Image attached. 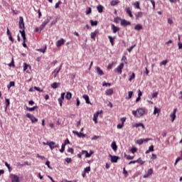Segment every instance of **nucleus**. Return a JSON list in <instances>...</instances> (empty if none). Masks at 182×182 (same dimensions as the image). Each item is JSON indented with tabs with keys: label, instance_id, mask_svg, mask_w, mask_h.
Segmentation results:
<instances>
[{
	"label": "nucleus",
	"instance_id": "a878e982",
	"mask_svg": "<svg viewBox=\"0 0 182 182\" xmlns=\"http://www.w3.org/2000/svg\"><path fill=\"white\" fill-rule=\"evenodd\" d=\"M111 147H112V150H114V151H117V145L116 144L115 141H113L112 143Z\"/></svg>",
	"mask_w": 182,
	"mask_h": 182
},
{
	"label": "nucleus",
	"instance_id": "2eb2a0df",
	"mask_svg": "<svg viewBox=\"0 0 182 182\" xmlns=\"http://www.w3.org/2000/svg\"><path fill=\"white\" fill-rule=\"evenodd\" d=\"M83 99H85L87 105H92V102H90V100H89V95H84L82 96Z\"/></svg>",
	"mask_w": 182,
	"mask_h": 182
},
{
	"label": "nucleus",
	"instance_id": "13d9d810",
	"mask_svg": "<svg viewBox=\"0 0 182 182\" xmlns=\"http://www.w3.org/2000/svg\"><path fill=\"white\" fill-rule=\"evenodd\" d=\"M113 65H114V63H109V64L107 65V69H108V70H110V69L113 67Z\"/></svg>",
	"mask_w": 182,
	"mask_h": 182
},
{
	"label": "nucleus",
	"instance_id": "aec40b11",
	"mask_svg": "<svg viewBox=\"0 0 182 182\" xmlns=\"http://www.w3.org/2000/svg\"><path fill=\"white\" fill-rule=\"evenodd\" d=\"M5 103H6V107H5L4 112H6V110H8V106L11 105V102L9 101V99L6 98Z\"/></svg>",
	"mask_w": 182,
	"mask_h": 182
},
{
	"label": "nucleus",
	"instance_id": "09e8293b",
	"mask_svg": "<svg viewBox=\"0 0 182 182\" xmlns=\"http://www.w3.org/2000/svg\"><path fill=\"white\" fill-rule=\"evenodd\" d=\"M46 166H47L48 167V168H50V170H52V167L50 166V161H47L46 162Z\"/></svg>",
	"mask_w": 182,
	"mask_h": 182
},
{
	"label": "nucleus",
	"instance_id": "5701e85b",
	"mask_svg": "<svg viewBox=\"0 0 182 182\" xmlns=\"http://www.w3.org/2000/svg\"><path fill=\"white\" fill-rule=\"evenodd\" d=\"M19 32L23 38V41H26V34H25V30H20Z\"/></svg>",
	"mask_w": 182,
	"mask_h": 182
},
{
	"label": "nucleus",
	"instance_id": "79ce46f5",
	"mask_svg": "<svg viewBox=\"0 0 182 182\" xmlns=\"http://www.w3.org/2000/svg\"><path fill=\"white\" fill-rule=\"evenodd\" d=\"M90 23H91L92 26H97V21H93V20H91Z\"/></svg>",
	"mask_w": 182,
	"mask_h": 182
},
{
	"label": "nucleus",
	"instance_id": "6e6552de",
	"mask_svg": "<svg viewBox=\"0 0 182 182\" xmlns=\"http://www.w3.org/2000/svg\"><path fill=\"white\" fill-rule=\"evenodd\" d=\"M73 134H75L76 136H77V137H81V138H84L86 137V134L82 133V132H78L77 131H73Z\"/></svg>",
	"mask_w": 182,
	"mask_h": 182
},
{
	"label": "nucleus",
	"instance_id": "b1692460",
	"mask_svg": "<svg viewBox=\"0 0 182 182\" xmlns=\"http://www.w3.org/2000/svg\"><path fill=\"white\" fill-rule=\"evenodd\" d=\"M136 19H140V18L143 17V12L139 11L135 14Z\"/></svg>",
	"mask_w": 182,
	"mask_h": 182
},
{
	"label": "nucleus",
	"instance_id": "6ab92c4d",
	"mask_svg": "<svg viewBox=\"0 0 182 182\" xmlns=\"http://www.w3.org/2000/svg\"><path fill=\"white\" fill-rule=\"evenodd\" d=\"M112 29L113 33H116V32H119V31H120L119 27L114 26V24H112Z\"/></svg>",
	"mask_w": 182,
	"mask_h": 182
},
{
	"label": "nucleus",
	"instance_id": "ea45409f",
	"mask_svg": "<svg viewBox=\"0 0 182 182\" xmlns=\"http://www.w3.org/2000/svg\"><path fill=\"white\" fill-rule=\"evenodd\" d=\"M134 77H136V74H134V73H132V74L131 75V76L129 78V82H132V80H133V79H134Z\"/></svg>",
	"mask_w": 182,
	"mask_h": 182
},
{
	"label": "nucleus",
	"instance_id": "9d476101",
	"mask_svg": "<svg viewBox=\"0 0 182 182\" xmlns=\"http://www.w3.org/2000/svg\"><path fill=\"white\" fill-rule=\"evenodd\" d=\"M149 140H150V139H148V138L138 139V140H136V144H139V146H141L142 143H144V141H149Z\"/></svg>",
	"mask_w": 182,
	"mask_h": 182
},
{
	"label": "nucleus",
	"instance_id": "412c9836",
	"mask_svg": "<svg viewBox=\"0 0 182 182\" xmlns=\"http://www.w3.org/2000/svg\"><path fill=\"white\" fill-rule=\"evenodd\" d=\"M60 69H62V65H60L59 68H56V69L52 73V75H53V73H55V75H54V77H56V76H58V73H59V72H60Z\"/></svg>",
	"mask_w": 182,
	"mask_h": 182
},
{
	"label": "nucleus",
	"instance_id": "4468645a",
	"mask_svg": "<svg viewBox=\"0 0 182 182\" xmlns=\"http://www.w3.org/2000/svg\"><path fill=\"white\" fill-rule=\"evenodd\" d=\"M151 174H153V169L150 168L148 170L147 173H146L145 175H144V178H148V177H149L150 176H151Z\"/></svg>",
	"mask_w": 182,
	"mask_h": 182
},
{
	"label": "nucleus",
	"instance_id": "680f3d73",
	"mask_svg": "<svg viewBox=\"0 0 182 182\" xmlns=\"http://www.w3.org/2000/svg\"><path fill=\"white\" fill-rule=\"evenodd\" d=\"M133 159H134V156H132L130 155H127V160H133Z\"/></svg>",
	"mask_w": 182,
	"mask_h": 182
},
{
	"label": "nucleus",
	"instance_id": "c03bdc74",
	"mask_svg": "<svg viewBox=\"0 0 182 182\" xmlns=\"http://www.w3.org/2000/svg\"><path fill=\"white\" fill-rule=\"evenodd\" d=\"M37 159H41V160H45L46 158L44 156H41L39 154L36 155Z\"/></svg>",
	"mask_w": 182,
	"mask_h": 182
},
{
	"label": "nucleus",
	"instance_id": "cd10ccee",
	"mask_svg": "<svg viewBox=\"0 0 182 182\" xmlns=\"http://www.w3.org/2000/svg\"><path fill=\"white\" fill-rule=\"evenodd\" d=\"M36 109H38V106H34L33 107H26V110L28 112H33V110H36Z\"/></svg>",
	"mask_w": 182,
	"mask_h": 182
},
{
	"label": "nucleus",
	"instance_id": "0eeeda50",
	"mask_svg": "<svg viewBox=\"0 0 182 182\" xmlns=\"http://www.w3.org/2000/svg\"><path fill=\"white\" fill-rule=\"evenodd\" d=\"M124 68V63H122L117 68L115 69V70L117 72V73H119V75H122V70Z\"/></svg>",
	"mask_w": 182,
	"mask_h": 182
},
{
	"label": "nucleus",
	"instance_id": "393cba45",
	"mask_svg": "<svg viewBox=\"0 0 182 182\" xmlns=\"http://www.w3.org/2000/svg\"><path fill=\"white\" fill-rule=\"evenodd\" d=\"M60 86V83L59 82H53L51 84V88L52 89H57V87H59Z\"/></svg>",
	"mask_w": 182,
	"mask_h": 182
},
{
	"label": "nucleus",
	"instance_id": "bf43d9fd",
	"mask_svg": "<svg viewBox=\"0 0 182 182\" xmlns=\"http://www.w3.org/2000/svg\"><path fill=\"white\" fill-rule=\"evenodd\" d=\"M120 121H121L122 124L124 125V122H126V117H122L120 119Z\"/></svg>",
	"mask_w": 182,
	"mask_h": 182
},
{
	"label": "nucleus",
	"instance_id": "774afa93",
	"mask_svg": "<svg viewBox=\"0 0 182 182\" xmlns=\"http://www.w3.org/2000/svg\"><path fill=\"white\" fill-rule=\"evenodd\" d=\"M178 49H182V43L181 42H178Z\"/></svg>",
	"mask_w": 182,
	"mask_h": 182
},
{
	"label": "nucleus",
	"instance_id": "39448f33",
	"mask_svg": "<svg viewBox=\"0 0 182 182\" xmlns=\"http://www.w3.org/2000/svg\"><path fill=\"white\" fill-rule=\"evenodd\" d=\"M109 157H110L111 161L112 163H117V161L120 160V157H119L117 156H113L112 154H109Z\"/></svg>",
	"mask_w": 182,
	"mask_h": 182
},
{
	"label": "nucleus",
	"instance_id": "69168bd1",
	"mask_svg": "<svg viewBox=\"0 0 182 182\" xmlns=\"http://www.w3.org/2000/svg\"><path fill=\"white\" fill-rule=\"evenodd\" d=\"M159 95V92H154L152 94V98L154 99V97H157V95Z\"/></svg>",
	"mask_w": 182,
	"mask_h": 182
},
{
	"label": "nucleus",
	"instance_id": "473e14b6",
	"mask_svg": "<svg viewBox=\"0 0 182 182\" xmlns=\"http://www.w3.org/2000/svg\"><path fill=\"white\" fill-rule=\"evenodd\" d=\"M97 33H99L98 31H95V32L91 33V39L95 40V38H96V35H97Z\"/></svg>",
	"mask_w": 182,
	"mask_h": 182
},
{
	"label": "nucleus",
	"instance_id": "f3484780",
	"mask_svg": "<svg viewBox=\"0 0 182 182\" xmlns=\"http://www.w3.org/2000/svg\"><path fill=\"white\" fill-rule=\"evenodd\" d=\"M130 23H131L130 21H128L125 19H123L121 21V25L122 26H127V25H130Z\"/></svg>",
	"mask_w": 182,
	"mask_h": 182
},
{
	"label": "nucleus",
	"instance_id": "a211bd4d",
	"mask_svg": "<svg viewBox=\"0 0 182 182\" xmlns=\"http://www.w3.org/2000/svg\"><path fill=\"white\" fill-rule=\"evenodd\" d=\"M125 11L130 18H133V14L132 13V10H130V7L126 8Z\"/></svg>",
	"mask_w": 182,
	"mask_h": 182
},
{
	"label": "nucleus",
	"instance_id": "1a4fd4ad",
	"mask_svg": "<svg viewBox=\"0 0 182 182\" xmlns=\"http://www.w3.org/2000/svg\"><path fill=\"white\" fill-rule=\"evenodd\" d=\"M177 112V109H173V112L170 114V117L171 118V122H174L176 120V113Z\"/></svg>",
	"mask_w": 182,
	"mask_h": 182
},
{
	"label": "nucleus",
	"instance_id": "c9c22d12",
	"mask_svg": "<svg viewBox=\"0 0 182 182\" xmlns=\"http://www.w3.org/2000/svg\"><path fill=\"white\" fill-rule=\"evenodd\" d=\"M65 97L67 100H70V99H72V93L68 92L65 95Z\"/></svg>",
	"mask_w": 182,
	"mask_h": 182
},
{
	"label": "nucleus",
	"instance_id": "423d86ee",
	"mask_svg": "<svg viewBox=\"0 0 182 182\" xmlns=\"http://www.w3.org/2000/svg\"><path fill=\"white\" fill-rule=\"evenodd\" d=\"M102 113L101 112H96L93 115V122H95V124H97V118L99 117V114Z\"/></svg>",
	"mask_w": 182,
	"mask_h": 182
},
{
	"label": "nucleus",
	"instance_id": "e2e57ef3",
	"mask_svg": "<svg viewBox=\"0 0 182 182\" xmlns=\"http://www.w3.org/2000/svg\"><path fill=\"white\" fill-rule=\"evenodd\" d=\"M123 126H124L123 124H118L117 127V129H123Z\"/></svg>",
	"mask_w": 182,
	"mask_h": 182
},
{
	"label": "nucleus",
	"instance_id": "de8ad7c7",
	"mask_svg": "<svg viewBox=\"0 0 182 182\" xmlns=\"http://www.w3.org/2000/svg\"><path fill=\"white\" fill-rule=\"evenodd\" d=\"M92 13V9L90 7H88L86 11V15H89Z\"/></svg>",
	"mask_w": 182,
	"mask_h": 182
},
{
	"label": "nucleus",
	"instance_id": "e433bc0d",
	"mask_svg": "<svg viewBox=\"0 0 182 182\" xmlns=\"http://www.w3.org/2000/svg\"><path fill=\"white\" fill-rule=\"evenodd\" d=\"M29 68L31 69V66L29 65H27L26 63H23V70L24 72L27 70V69Z\"/></svg>",
	"mask_w": 182,
	"mask_h": 182
},
{
	"label": "nucleus",
	"instance_id": "052dcab7",
	"mask_svg": "<svg viewBox=\"0 0 182 182\" xmlns=\"http://www.w3.org/2000/svg\"><path fill=\"white\" fill-rule=\"evenodd\" d=\"M148 150L149 151H154V146L153 145L150 146Z\"/></svg>",
	"mask_w": 182,
	"mask_h": 182
},
{
	"label": "nucleus",
	"instance_id": "ddd939ff",
	"mask_svg": "<svg viewBox=\"0 0 182 182\" xmlns=\"http://www.w3.org/2000/svg\"><path fill=\"white\" fill-rule=\"evenodd\" d=\"M96 71L97 73L98 76H103L105 75V73H103V70L100 69V67H96Z\"/></svg>",
	"mask_w": 182,
	"mask_h": 182
},
{
	"label": "nucleus",
	"instance_id": "338daca9",
	"mask_svg": "<svg viewBox=\"0 0 182 182\" xmlns=\"http://www.w3.org/2000/svg\"><path fill=\"white\" fill-rule=\"evenodd\" d=\"M45 26H46L43 23H42V24L40 26V31H42L43 29V28H45Z\"/></svg>",
	"mask_w": 182,
	"mask_h": 182
},
{
	"label": "nucleus",
	"instance_id": "4c0bfd02",
	"mask_svg": "<svg viewBox=\"0 0 182 182\" xmlns=\"http://www.w3.org/2000/svg\"><path fill=\"white\" fill-rule=\"evenodd\" d=\"M132 96H133V91H129L128 92V97H127V99L130 100V99H132Z\"/></svg>",
	"mask_w": 182,
	"mask_h": 182
},
{
	"label": "nucleus",
	"instance_id": "a18cd8bd",
	"mask_svg": "<svg viewBox=\"0 0 182 182\" xmlns=\"http://www.w3.org/2000/svg\"><path fill=\"white\" fill-rule=\"evenodd\" d=\"M134 48H136V44H134V46H132L129 48H127V50H128V52H132V50H133V49H134Z\"/></svg>",
	"mask_w": 182,
	"mask_h": 182
},
{
	"label": "nucleus",
	"instance_id": "0e129e2a",
	"mask_svg": "<svg viewBox=\"0 0 182 182\" xmlns=\"http://www.w3.org/2000/svg\"><path fill=\"white\" fill-rule=\"evenodd\" d=\"M102 86H112V84L105 82L102 83Z\"/></svg>",
	"mask_w": 182,
	"mask_h": 182
},
{
	"label": "nucleus",
	"instance_id": "9b49d317",
	"mask_svg": "<svg viewBox=\"0 0 182 182\" xmlns=\"http://www.w3.org/2000/svg\"><path fill=\"white\" fill-rule=\"evenodd\" d=\"M65 44V39L61 38L60 40H58L56 43L57 48H60V46H62V45Z\"/></svg>",
	"mask_w": 182,
	"mask_h": 182
},
{
	"label": "nucleus",
	"instance_id": "49530a36",
	"mask_svg": "<svg viewBox=\"0 0 182 182\" xmlns=\"http://www.w3.org/2000/svg\"><path fill=\"white\" fill-rule=\"evenodd\" d=\"M131 153H132L133 154H134V153H136V151H137V148L136 147H132V149L130 150Z\"/></svg>",
	"mask_w": 182,
	"mask_h": 182
},
{
	"label": "nucleus",
	"instance_id": "58836bf2",
	"mask_svg": "<svg viewBox=\"0 0 182 182\" xmlns=\"http://www.w3.org/2000/svg\"><path fill=\"white\" fill-rule=\"evenodd\" d=\"M5 166L6 167H7V168H9V173H11V171H12V168L11 167L9 164H8V162H5Z\"/></svg>",
	"mask_w": 182,
	"mask_h": 182
},
{
	"label": "nucleus",
	"instance_id": "2f4dec72",
	"mask_svg": "<svg viewBox=\"0 0 182 182\" xmlns=\"http://www.w3.org/2000/svg\"><path fill=\"white\" fill-rule=\"evenodd\" d=\"M108 39L109 40L110 43H111L112 46H113V45H114L113 41L116 39V36L112 37V36H108Z\"/></svg>",
	"mask_w": 182,
	"mask_h": 182
},
{
	"label": "nucleus",
	"instance_id": "864d4df0",
	"mask_svg": "<svg viewBox=\"0 0 182 182\" xmlns=\"http://www.w3.org/2000/svg\"><path fill=\"white\" fill-rule=\"evenodd\" d=\"M62 4V1H59L58 3L55 4V9H58L59 8V5Z\"/></svg>",
	"mask_w": 182,
	"mask_h": 182
},
{
	"label": "nucleus",
	"instance_id": "72a5a7b5",
	"mask_svg": "<svg viewBox=\"0 0 182 182\" xmlns=\"http://www.w3.org/2000/svg\"><path fill=\"white\" fill-rule=\"evenodd\" d=\"M133 6H134V8H136V9H140V2L139 1H136L133 4Z\"/></svg>",
	"mask_w": 182,
	"mask_h": 182
},
{
	"label": "nucleus",
	"instance_id": "3c124183",
	"mask_svg": "<svg viewBox=\"0 0 182 182\" xmlns=\"http://www.w3.org/2000/svg\"><path fill=\"white\" fill-rule=\"evenodd\" d=\"M65 145L63 144L61 146V149H60V153H63V151H65Z\"/></svg>",
	"mask_w": 182,
	"mask_h": 182
},
{
	"label": "nucleus",
	"instance_id": "37998d69",
	"mask_svg": "<svg viewBox=\"0 0 182 182\" xmlns=\"http://www.w3.org/2000/svg\"><path fill=\"white\" fill-rule=\"evenodd\" d=\"M168 63V61L167 60H164L162 62L160 63L161 66L164 65L166 66L167 65V63Z\"/></svg>",
	"mask_w": 182,
	"mask_h": 182
},
{
	"label": "nucleus",
	"instance_id": "a19ab883",
	"mask_svg": "<svg viewBox=\"0 0 182 182\" xmlns=\"http://www.w3.org/2000/svg\"><path fill=\"white\" fill-rule=\"evenodd\" d=\"M136 163H139V164H144L145 161L141 160V158H139L137 160H136Z\"/></svg>",
	"mask_w": 182,
	"mask_h": 182
},
{
	"label": "nucleus",
	"instance_id": "c85d7f7f",
	"mask_svg": "<svg viewBox=\"0 0 182 182\" xmlns=\"http://www.w3.org/2000/svg\"><path fill=\"white\" fill-rule=\"evenodd\" d=\"M119 0H112L110 2V5L111 6H116V5H117V4H119Z\"/></svg>",
	"mask_w": 182,
	"mask_h": 182
},
{
	"label": "nucleus",
	"instance_id": "603ef678",
	"mask_svg": "<svg viewBox=\"0 0 182 182\" xmlns=\"http://www.w3.org/2000/svg\"><path fill=\"white\" fill-rule=\"evenodd\" d=\"M159 112H160V109L155 107L154 111V114H157V113H159Z\"/></svg>",
	"mask_w": 182,
	"mask_h": 182
},
{
	"label": "nucleus",
	"instance_id": "7c9ffc66",
	"mask_svg": "<svg viewBox=\"0 0 182 182\" xmlns=\"http://www.w3.org/2000/svg\"><path fill=\"white\" fill-rule=\"evenodd\" d=\"M52 19V17L51 16H48L47 17V18L44 21V22H43V23L44 25H48V23H49V22L50 21V20Z\"/></svg>",
	"mask_w": 182,
	"mask_h": 182
},
{
	"label": "nucleus",
	"instance_id": "f03ea898",
	"mask_svg": "<svg viewBox=\"0 0 182 182\" xmlns=\"http://www.w3.org/2000/svg\"><path fill=\"white\" fill-rule=\"evenodd\" d=\"M26 117H27L28 119H30L31 123H37L38 122V118L35 117V116H33V114L31 113H27L26 114Z\"/></svg>",
	"mask_w": 182,
	"mask_h": 182
},
{
	"label": "nucleus",
	"instance_id": "6e6d98bb",
	"mask_svg": "<svg viewBox=\"0 0 182 182\" xmlns=\"http://www.w3.org/2000/svg\"><path fill=\"white\" fill-rule=\"evenodd\" d=\"M123 174H124L125 177H127L129 174L127 173V171H126V168H123Z\"/></svg>",
	"mask_w": 182,
	"mask_h": 182
},
{
	"label": "nucleus",
	"instance_id": "7ed1b4c3",
	"mask_svg": "<svg viewBox=\"0 0 182 182\" xmlns=\"http://www.w3.org/2000/svg\"><path fill=\"white\" fill-rule=\"evenodd\" d=\"M18 26L21 31H25V23H23V17H19Z\"/></svg>",
	"mask_w": 182,
	"mask_h": 182
},
{
	"label": "nucleus",
	"instance_id": "dca6fc26",
	"mask_svg": "<svg viewBox=\"0 0 182 182\" xmlns=\"http://www.w3.org/2000/svg\"><path fill=\"white\" fill-rule=\"evenodd\" d=\"M132 126L133 127H142L144 130H146V127H144V124H143V123L134 124Z\"/></svg>",
	"mask_w": 182,
	"mask_h": 182
},
{
	"label": "nucleus",
	"instance_id": "f704fd0d",
	"mask_svg": "<svg viewBox=\"0 0 182 182\" xmlns=\"http://www.w3.org/2000/svg\"><path fill=\"white\" fill-rule=\"evenodd\" d=\"M97 9L100 14H102V12H103V6L102 5L97 6Z\"/></svg>",
	"mask_w": 182,
	"mask_h": 182
},
{
	"label": "nucleus",
	"instance_id": "bb28decb",
	"mask_svg": "<svg viewBox=\"0 0 182 182\" xmlns=\"http://www.w3.org/2000/svg\"><path fill=\"white\" fill-rule=\"evenodd\" d=\"M112 94H113V89L112 88H109L105 91V95H107V96H110V95H112Z\"/></svg>",
	"mask_w": 182,
	"mask_h": 182
},
{
	"label": "nucleus",
	"instance_id": "5fc2aeb1",
	"mask_svg": "<svg viewBox=\"0 0 182 182\" xmlns=\"http://www.w3.org/2000/svg\"><path fill=\"white\" fill-rule=\"evenodd\" d=\"M90 171V166H87L84 169V172L89 173Z\"/></svg>",
	"mask_w": 182,
	"mask_h": 182
},
{
	"label": "nucleus",
	"instance_id": "20e7f679",
	"mask_svg": "<svg viewBox=\"0 0 182 182\" xmlns=\"http://www.w3.org/2000/svg\"><path fill=\"white\" fill-rule=\"evenodd\" d=\"M10 178L11 182H21V181H19L18 176L15 174H10Z\"/></svg>",
	"mask_w": 182,
	"mask_h": 182
},
{
	"label": "nucleus",
	"instance_id": "f257e3e1",
	"mask_svg": "<svg viewBox=\"0 0 182 182\" xmlns=\"http://www.w3.org/2000/svg\"><path fill=\"white\" fill-rule=\"evenodd\" d=\"M146 113V111L143 108H139L136 109V111H132V114L135 116V117H141L142 116L144 115Z\"/></svg>",
	"mask_w": 182,
	"mask_h": 182
},
{
	"label": "nucleus",
	"instance_id": "4be33fe9",
	"mask_svg": "<svg viewBox=\"0 0 182 182\" xmlns=\"http://www.w3.org/2000/svg\"><path fill=\"white\" fill-rule=\"evenodd\" d=\"M43 146H49V147L52 148V144H56L55 141H47V142H43Z\"/></svg>",
	"mask_w": 182,
	"mask_h": 182
},
{
	"label": "nucleus",
	"instance_id": "c756f323",
	"mask_svg": "<svg viewBox=\"0 0 182 182\" xmlns=\"http://www.w3.org/2000/svg\"><path fill=\"white\" fill-rule=\"evenodd\" d=\"M134 29H135V31H141V29H143V26L140 24H136L134 26Z\"/></svg>",
	"mask_w": 182,
	"mask_h": 182
},
{
	"label": "nucleus",
	"instance_id": "8fccbe9b",
	"mask_svg": "<svg viewBox=\"0 0 182 182\" xmlns=\"http://www.w3.org/2000/svg\"><path fill=\"white\" fill-rule=\"evenodd\" d=\"M37 51L42 52L43 53H45V52H46V47H45V49H42V48L37 49Z\"/></svg>",
	"mask_w": 182,
	"mask_h": 182
},
{
	"label": "nucleus",
	"instance_id": "f8f14e48",
	"mask_svg": "<svg viewBox=\"0 0 182 182\" xmlns=\"http://www.w3.org/2000/svg\"><path fill=\"white\" fill-rule=\"evenodd\" d=\"M64 99H65V92H62L60 97L58 98V102L60 107H62V103H63Z\"/></svg>",
	"mask_w": 182,
	"mask_h": 182
},
{
	"label": "nucleus",
	"instance_id": "4d7b16f0",
	"mask_svg": "<svg viewBox=\"0 0 182 182\" xmlns=\"http://www.w3.org/2000/svg\"><path fill=\"white\" fill-rule=\"evenodd\" d=\"M35 90L37 92H43V90L41 89L39 87H34Z\"/></svg>",
	"mask_w": 182,
	"mask_h": 182
}]
</instances>
